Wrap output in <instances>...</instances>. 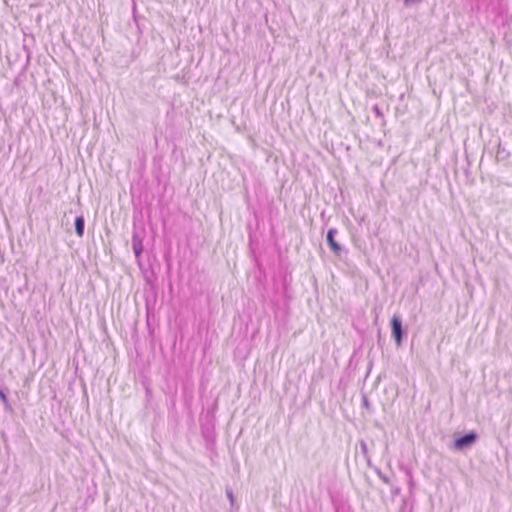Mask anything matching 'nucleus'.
Returning a JSON list of instances; mask_svg holds the SVG:
<instances>
[{
	"instance_id": "obj_1",
	"label": "nucleus",
	"mask_w": 512,
	"mask_h": 512,
	"mask_svg": "<svg viewBox=\"0 0 512 512\" xmlns=\"http://www.w3.org/2000/svg\"><path fill=\"white\" fill-rule=\"evenodd\" d=\"M477 438V433L471 431L463 436L455 438L453 446L456 450L464 451L466 449H469L476 442Z\"/></svg>"
},
{
	"instance_id": "obj_2",
	"label": "nucleus",
	"mask_w": 512,
	"mask_h": 512,
	"mask_svg": "<svg viewBox=\"0 0 512 512\" xmlns=\"http://www.w3.org/2000/svg\"><path fill=\"white\" fill-rule=\"evenodd\" d=\"M391 331L396 344L400 346L402 343L404 331L401 318L398 315H393L391 319Z\"/></svg>"
},
{
	"instance_id": "obj_3",
	"label": "nucleus",
	"mask_w": 512,
	"mask_h": 512,
	"mask_svg": "<svg viewBox=\"0 0 512 512\" xmlns=\"http://www.w3.org/2000/svg\"><path fill=\"white\" fill-rule=\"evenodd\" d=\"M337 234V229L335 228H330L327 232V236H326V239H327V243L329 245V247L331 248V250L336 254V255H340L341 251H342V248L341 246L335 241V235Z\"/></svg>"
},
{
	"instance_id": "obj_4",
	"label": "nucleus",
	"mask_w": 512,
	"mask_h": 512,
	"mask_svg": "<svg viewBox=\"0 0 512 512\" xmlns=\"http://www.w3.org/2000/svg\"><path fill=\"white\" fill-rule=\"evenodd\" d=\"M132 249L135 254V257L139 261L144 248L142 238L139 236L137 232H134L132 235Z\"/></svg>"
},
{
	"instance_id": "obj_5",
	"label": "nucleus",
	"mask_w": 512,
	"mask_h": 512,
	"mask_svg": "<svg viewBox=\"0 0 512 512\" xmlns=\"http://www.w3.org/2000/svg\"><path fill=\"white\" fill-rule=\"evenodd\" d=\"M85 219L82 215L75 219V232L77 236L82 237L84 235Z\"/></svg>"
},
{
	"instance_id": "obj_6",
	"label": "nucleus",
	"mask_w": 512,
	"mask_h": 512,
	"mask_svg": "<svg viewBox=\"0 0 512 512\" xmlns=\"http://www.w3.org/2000/svg\"><path fill=\"white\" fill-rule=\"evenodd\" d=\"M0 399L2 400L4 407L6 410L11 409V406L9 404L8 398L3 390L0 389Z\"/></svg>"
},
{
	"instance_id": "obj_7",
	"label": "nucleus",
	"mask_w": 512,
	"mask_h": 512,
	"mask_svg": "<svg viewBox=\"0 0 512 512\" xmlns=\"http://www.w3.org/2000/svg\"><path fill=\"white\" fill-rule=\"evenodd\" d=\"M360 448H361V451H362V453L364 454V456H365L366 458H368V456H367V453H368V447H367L366 442H364V441H360ZM367 461H368V463L370 462V461H369V459H367Z\"/></svg>"
},
{
	"instance_id": "obj_8",
	"label": "nucleus",
	"mask_w": 512,
	"mask_h": 512,
	"mask_svg": "<svg viewBox=\"0 0 512 512\" xmlns=\"http://www.w3.org/2000/svg\"><path fill=\"white\" fill-rule=\"evenodd\" d=\"M226 496L230 501L231 506L234 504V495L231 488H226Z\"/></svg>"
},
{
	"instance_id": "obj_9",
	"label": "nucleus",
	"mask_w": 512,
	"mask_h": 512,
	"mask_svg": "<svg viewBox=\"0 0 512 512\" xmlns=\"http://www.w3.org/2000/svg\"><path fill=\"white\" fill-rule=\"evenodd\" d=\"M362 405H363V407H365L366 409H368V410L370 409V402H369V400H368V398H367V396H366V395H363V396H362Z\"/></svg>"
},
{
	"instance_id": "obj_10",
	"label": "nucleus",
	"mask_w": 512,
	"mask_h": 512,
	"mask_svg": "<svg viewBox=\"0 0 512 512\" xmlns=\"http://www.w3.org/2000/svg\"><path fill=\"white\" fill-rule=\"evenodd\" d=\"M422 0H403L405 6L409 7L414 4L420 3Z\"/></svg>"
},
{
	"instance_id": "obj_11",
	"label": "nucleus",
	"mask_w": 512,
	"mask_h": 512,
	"mask_svg": "<svg viewBox=\"0 0 512 512\" xmlns=\"http://www.w3.org/2000/svg\"><path fill=\"white\" fill-rule=\"evenodd\" d=\"M373 111H374V113H375V115H376L377 117H379V118H382V117H383V113H382V111L380 110V108H379L377 105H375V106L373 107Z\"/></svg>"
},
{
	"instance_id": "obj_12",
	"label": "nucleus",
	"mask_w": 512,
	"mask_h": 512,
	"mask_svg": "<svg viewBox=\"0 0 512 512\" xmlns=\"http://www.w3.org/2000/svg\"><path fill=\"white\" fill-rule=\"evenodd\" d=\"M377 474H378L379 478H380L383 482H385V483H387V484L389 483V479H388V477H387V476H385L381 471H378V472H377Z\"/></svg>"
}]
</instances>
